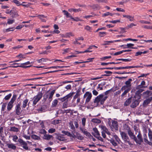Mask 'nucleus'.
<instances>
[{"mask_svg": "<svg viewBox=\"0 0 152 152\" xmlns=\"http://www.w3.org/2000/svg\"><path fill=\"white\" fill-rule=\"evenodd\" d=\"M114 137L115 138L117 142H118V143H119L121 140L119 138V137H118V136L116 135H115L114 136Z\"/></svg>", "mask_w": 152, "mask_h": 152, "instance_id": "nucleus-61", "label": "nucleus"}, {"mask_svg": "<svg viewBox=\"0 0 152 152\" xmlns=\"http://www.w3.org/2000/svg\"><path fill=\"white\" fill-rule=\"evenodd\" d=\"M54 135H56V138L60 141H64V140L62 139L63 138L61 136V135L59 134L55 133L54 134Z\"/></svg>", "mask_w": 152, "mask_h": 152, "instance_id": "nucleus-16", "label": "nucleus"}, {"mask_svg": "<svg viewBox=\"0 0 152 152\" xmlns=\"http://www.w3.org/2000/svg\"><path fill=\"white\" fill-rule=\"evenodd\" d=\"M60 121H61L60 120H55L53 121V124H58L60 123Z\"/></svg>", "mask_w": 152, "mask_h": 152, "instance_id": "nucleus-53", "label": "nucleus"}, {"mask_svg": "<svg viewBox=\"0 0 152 152\" xmlns=\"http://www.w3.org/2000/svg\"><path fill=\"white\" fill-rule=\"evenodd\" d=\"M21 103L19 102L15 106V111L16 114L17 115H20L22 112V110L20 107Z\"/></svg>", "mask_w": 152, "mask_h": 152, "instance_id": "nucleus-9", "label": "nucleus"}, {"mask_svg": "<svg viewBox=\"0 0 152 152\" xmlns=\"http://www.w3.org/2000/svg\"><path fill=\"white\" fill-rule=\"evenodd\" d=\"M93 132H92V134L94 137H96L98 135H100V134L98 131L97 129L95 127L93 128Z\"/></svg>", "mask_w": 152, "mask_h": 152, "instance_id": "nucleus-13", "label": "nucleus"}, {"mask_svg": "<svg viewBox=\"0 0 152 152\" xmlns=\"http://www.w3.org/2000/svg\"><path fill=\"white\" fill-rule=\"evenodd\" d=\"M13 2L18 6L21 5L20 3L17 0H13Z\"/></svg>", "mask_w": 152, "mask_h": 152, "instance_id": "nucleus-58", "label": "nucleus"}, {"mask_svg": "<svg viewBox=\"0 0 152 152\" xmlns=\"http://www.w3.org/2000/svg\"><path fill=\"white\" fill-rule=\"evenodd\" d=\"M31 138L36 140H40L41 139L40 137L35 134L32 135L31 136Z\"/></svg>", "mask_w": 152, "mask_h": 152, "instance_id": "nucleus-31", "label": "nucleus"}, {"mask_svg": "<svg viewBox=\"0 0 152 152\" xmlns=\"http://www.w3.org/2000/svg\"><path fill=\"white\" fill-rule=\"evenodd\" d=\"M152 100V97H151L145 100L143 102L144 106H145L149 104Z\"/></svg>", "mask_w": 152, "mask_h": 152, "instance_id": "nucleus-14", "label": "nucleus"}, {"mask_svg": "<svg viewBox=\"0 0 152 152\" xmlns=\"http://www.w3.org/2000/svg\"><path fill=\"white\" fill-rule=\"evenodd\" d=\"M16 57H19V58H26L23 55L21 54H20L19 55L17 56Z\"/></svg>", "mask_w": 152, "mask_h": 152, "instance_id": "nucleus-64", "label": "nucleus"}, {"mask_svg": "<svg viewBox=\"0 0 152 152\" xmlns=\"http://www.w3.org/2000/svg\"><path fill=\"white\" fill-rule=\"evenodd\" d=\"M76 135H75L74 133L72 132V134L70 133L69 137H72L74 139L77 138L78 140H82L83 139V137L81 134L78 132H76Z\"/></svg>", "mask_w": 152, "mask_h": 152, "instance_id": "nucleus-8", "label": "nucleus"}, {"mask_svg": "<svg viewBox=\"0 0 152 152\" xmlns=\"http://www.w3.org/2000/svg\"><path fill=\"white\" fill-rule=\"evenodd\" d=\"M112 125L113 128L116 130H118V128L117 122L115 121H112Z\"/></svg>", "mask_w": 152, "mask_h": 152, "instance_id": "nucleus-17", "label": "nucleus"}, {"mask_svg": "<svg viewBox=\"0 0 152 152\" xmlns=\"http://www.w3.org/2000/svg\"><path fill=\"white\" fill-rule=\"evenodd\" d=\"M74 93H75L74 92L70 93L65 96L66 97V98L68 101V100L71 99L72 98Z\"/></svg>", "mask_w": 152, "mask_h": 152, "instance_id": "nucleus-23", "label": "nucleus"}, {"mask_svg": "<svg viewBox=\"0 0 152 152\" xmlns=\"http://www.w3.org/2000/svg\"><path fill=\"white\" fill-rule=\"evenodd\" d=\"M133 100L134 101L130 105V107L132 108H134L137 106L140 102V101H138L135 99H134Z\"/></svg>", "mask_w": 152, "mask_h": 152, "instance_id": "nucleus-11", "label": "nucleus"}, {"mask_svg": "<svg viewBox=\"0 0 152 152\" xmlns=\"http://www.w3.org/2000/svg\"><path fill=\"white\" fill-rule=\"evenodd\" d=\"M120 29L121 30L120 32V33H123L124 32H125L126 31H125V30L126 29H127L126 28V27L125 28L121 27L120 28Z\"/></svg>", "mask_w": 152, "mask_h": 152, "instance_id": "nucleus-63", "label": "nucleus"}, {"mask_svg": "<svg viewBox=\"0 0 152 152\" xmlns=\"http://www.w3.org/2000/svg\"><path fill=\"white\" fill-rule=\"evenodd\" d=\"M63 70H55V71H49V72H44V73H41V74H39V75H42V74H48V73H53V72H58L59 71H63Z\"/></svg>", "mask_w": 152, "mask_h": 152, "instance_id": "nucleus-40", "label": "nucleus"}, {"mask_svg": "<svg viewBox=\"0 0 152 152\" xmlns=\"http://www.w3.org/2000/svg\"><path fill=\"white\" fill-rule=\"evenodd\" d=\"M17 97L16 95H13L11 100L8 103L7 109L8 111H9L12 109L13 106V104L16 100Z\"/></svg>", "mask_w": 152, "mask_h": 152, "instance_id": "nucleus-4", "label": "nucleus"}, {"mask_svg": "<svg viewBox=\"0 0 152 152\" xmlns=\"http://www.w3.org/2000/svg\"><path fill=\"white\" fill-rule=\"evenodd\" d=\"M58 99H56L53 101L51 105V107H56L58 102Z\"/></svg>", "mask_w": 152, "mask_h": 152, "instance_id": "nucleus-24", "label": "nucleus"}, {"mask_svg": "<svg viewBox=\"0 0 152 152\" xmlns=\"http://www.w3.org/2000/svg\"><path fill=\"white\" fill-rule=\"evenodd\" d=\"M146 87L145 86H143V85H138L136 86V88L137 89H142Z\"/></svg>", "mask_w": 152, "mask_h": 152, "instance_id": "nucleus-49", "label": "nucleus"}, {"mask_svg": "<svg viewBox=\"0 0 152 152\" xmlns=\"http://www.w3.org/2000/svg\"><path fill=\"white\" fill-rule=\"evenodd\" d=\"M109 141H110V142L114 147H115L118 146L117 143L115 142V140L113 139H111Z\"/></svg>", "mask_w": 152, "mask_h": 152, "instance_id": "nucleus-28", "label": "nucleus"}, {"mask_svg": "<svg viewBox=\"0 0 152 152\" xmlns=\"http://www.w3.org/2000/svg\"><path fill=\"white\" fill-rule=\"evenodd\" d=\"M148 137L149 139L151 140H152V132L150 129H148Z\"/></svg>", "mask_w": 152, "mask_h": 152, "instance_id": "nucleus-39", "label": "nucleus"}, {"mask_svg": "<svg viewBox=\"0 0 152 152\" xmlns=\"http://www.w3.org/2000/svg\"><path fill=\"white\" fill-rule=\"evenodd\" d=\"M42 96V92H39L33 98V105H36L37 103L41 99Z\"/></svg>", "mask_w": 152, "mask_h": 152, "instance_id": "nucleus-6", "label": "nucleus"}, {"mask_svg": "<svg viewBox=\"0 0 152 152\" xmlns=\"http://www.w3.org/2000/svg\"><path fill=\"white\" fill-rule=\"evenodd\" d=\"M104 72L106 73L105 74H104L102 76H109L110 74H112V72L110 71H105Z\"/></svg>", "mask_w": 152, "mask_h": 152, "instance_id": "nucleus-41", "label": "nucleus"}, {"mask_svg": "<svg viewBox=\"0 0 152 152\" xmlns=\"http://www.w3.org/2000/svg\"><path fill=\"white\" fill-rule=\"evenodd\" d=\"M107 98L108 96H104V95L103 94H100L95 98L94 103L96 104V106L98 105L99 102H100L101 104H103Z\"/></svg>", "mask_w": 152, "mask_h": 152, "instance_id": "nucleus-1", "label": "nucleus"}, {"mask_svg": "<svg viewBox=\"0 0 152 152\" xmlns=\"http://www.w3.org/2000/svg\"><path fill=\"white\" fill-rule=\"evenodd\" d=\"M132 98L130 97L127 99L124 103V105L125 106H127L129 105L131 102Z\"/></svg>", "mask_w": 152, "mask_h": 152, "instance_id": "nucleus-26", "label": "nucleus"}, {"mask_svg": "<svg viewBox=\"0 0 152 152\" xmlns=\"http://www.w3.org/2000/svg\"><path fill=\"white\" fill-rule=\"evenodd\" d=\"M137 137L138 140H137V141H136V143L140 145L141 143L143 142V139L142 138V136L140 133H139L138 135H137Z\"/></svg>", "mask_w": 152, "mask_h": 152, "instance_id": "nucleus-10", "label": "nucleus"}, {"mask_svg": "<svg viewBox=\"0 0 152 152\" xmlns=\"http://www.w3.org/2000/svg\"><path fill=\"white\" fill-rule=\"evenodd\" d=\"M91 121L95 124H99L101 123V120L97 118H93L91 120Z\"/></svg>", "mask_w": 152, "mask_h": 152, "instance_id": "nucleus-29", "label": "nucleus"}, {"mask_svg": "<svg viewBox=\"0 0 152 152\" xmlns=\"http://www.w3.org/2000/svg\"><path fill=\"white\" fill-rule=\"evenodd\" d=\"M140 23H144L146 24H151V23L149 21H146L144 20H140L139 21Z\"/></svg>", "mask_w": 152, "mask_h": 152, "instance_id": "nucleus-50", "label": "nucleus"}, {"mask_svg": "<svg viewBox=\"0 0 152 152\" xmlns=\"http://www.w3.org/2000/svg\"><path fill=\"white\" fill-rule=\"evenodd\" d=\"M92 97V95L91 93L88 91L86 92L84 94L83 97V99H86L85 103H88L90 101Z\"/></svg>", "mask_w": 152, "mask_h": 152, "instance_id": "nucleus-7", "label": "nucleus"}, {"mask_svg": "<svg viewBox=\"0 0 152 152\" xmlns=\"http://www.w3.org/2000/svg\"><path fill=\"white\" fill-rule=\"evenodd\" d=\"M143 136L144 138V142H146V143L148 144L149 145H151V144L152 143L151 142H149L147 139V136L146 134H143Z\"/></svg>", "mask_w": 152, "mask_h": 152, "instance_id": "nucleus-27", "label": "nucleus"}, {"mask_svg": "<svg viewBox=\"0 0 152 152\" xmlns=\"http://www.w3.org/2000/svg\"><path fill=\"white\" fill-rule=\"evenodd\" d=\"M141 97V96L136 94L134 97V99L138 101H140V99Z\"/></svg>", "mask_w": 152, "mask_h": 152, "instance_id": "nucleus-43", "label": "nucleus"}, {"mask_svg": "<svg viewBox=\"0 0 152 152\" xmlns=\"http://www.w3.org/2000/svg\"><path fill=\"white\" fill-rule=\"evenodd\" d=\"M70 49L69 48H66L63 50L64 52H63V54H65L66 53H68L69 52Z\"/></svg>", "mask_w": 152, "mask_h": 152, "instance_id": "nucleus-62", "label": "nucleus"}, {"mask_svg": "<svg viewBox=\"0 0 152 152\" xmlns=\"http://www.w3.org/2000/svg\"><path fill=\"white\" fill-rule=\"evenodd\" d=\"M56 129L54 128L50 129L48 130V132L50 133H52L55 132H56Z\"/></svg>", "mask_w": 152, "mask_h": 152, "instance_id": "nucleus-57", "label": "nucleus"}, {"mask_svg": "<svg viewBox=\"0 0 152 152\" xmlns=\"http://www.w3.org/2000/svg\"><path fill=\"white\" fill-rule=\"evenodd\" d=\"M69 125L71 129H72L74 131H75V129L74 126L73 125V122L72 121L70 122V123H69Z\"/></svg>", "mask_w": 152, "mask_h": 152, "instance_id": "nucleus-38", "label": "nucleus"}, {"mask_svg": "<svg viewBox=\"0 0 152 152\" xmlns=\"http://www.w3.org/2000/svg\"><path fill=\"white\" fill-rule=\"evenodd\" d=\"M143 95L145 97H148L149 96L152 95L151 92L149 91H147L143 93Z\"/></svg>", "mask_w": 152, "mask_h": 152, "instance_id": "nucleus-19", "label": "nucleus"}, {"mask_svg": "<svg viewBox=\"0 0 152 152\" xmlns=\"http://www.w3.org/2000/svg\"><path fill=\"white\" fill-rule=\"evenodd\" d=\"M132 81V80L131 78L129 79L128 80L126 81L125 84L129 88H130L131 86V82Z\"/></svg>", "mask_w": 152, "mask_h": 152, "instance_id": "nucleus-25", "label": "nucleus"}, {"mask_svg": "<svg viewBox=\"0 0 152 152\" xmlns=\"http://www.w3.org/2000/svg\"><path fill=\"white\" fill-rule=\"evenodd\" d=\"M12 11L13 12V13H12V14H11V15H12V17L13 18H14L17 17L18 15L17 13L16 12L14 11Z\"/></svg>", "mask_w": 152, "mask_h": 152, "instance_id": "nucleus-54", "label": "nucleus"}, {"mask_svg": "<svg viewBox=\"0 0 152 152\" xmlns=\"http://www.w3.org/2000/svg\"><path fill=\"white\" fill-rule=\"evenodd\" d=\"M86 118H82V124L83 126H84L86 124Z\"/></svg>", "mask_w": 152, "mask_h": 152, "instance_id": "nucleus-59", "label": "nucleus"}, {"mask_svg": "<svg viewBox=\"0 0 152 152\" xmlns=\"http://www.w3.org/2000/svg\"><path fill=\"white\" fill-rule=\"evenodd\" d=\"M28 101V100L27 99H26L23 101L22 106L23 108H25L26 107Z\"/></svg>", "mask_w": 152, "mask_h": 152, "instance_id": "nucleus-30", "label": "nucleus"}, {"mask_svg": "<svg viewBox=\"0 0 152 152\" xmlns=\"http://www.w3.org/2000/svg\"><path fill=\"white\" fill-rule=\"evenodd\" d=\"M7 106V103H3L2 105V107H1V110L2 111H4L6 107Z\"/></svg>", "mask_w": 152, "mask_h": 152, "instance_id": "nucleus-51", "label": "nucleus"}, {"mask_svg": "<svg viewBox=\"0 0 152 152\" xmlns=\"http://www.w3.org/2000/svg\"><path fill=\"white\" fill-rule=\"evenodd\" d=\"M123 16L124 18H126L129 19V20L131 21H133L134 20V17L132 16L128 15H123Z\"/></svg>", "mask_w": 152, "mask_h": 152, "instance_id": "nucleus-18", "label": "nucleus"}, {"mask_svg": "<svg viewBox=\"0 0 152 152\" xmlns=\"http://www.w3.org/2000/svg\"><path fill=\"white\" fill-rule=\"evenodd\" d=\"M137 25L136 24H134V23H131L129 25H128L127 27H126V28L127 29H128L129 28H132L133 26H136Z\"/></svg>", "mask_w": 152, "mask_h": 152, "instance_id": "nucleus-48", "label": "nucleus"}, {"mask_svg": "<svg viewBox=\"0 0 152 152\" xmlns=\"http://www.w3.org/2000/svg\"><path fill=\"white\" fill-rule=\"evenodd\" d=\"M129 1V0H123L119 2V4L121 5H123V4L125 3H126Z\"/></svg>", "mask_w": 152, "mask_h": 152, "instance_id": "nucleus-55", "label": "nucleus"}, {"mask_svg": "<svg viewBox=\"0 0 152 152\" xmlns=\"http://www.w3.org/2000/svg\"><path fill=\"white\" fill-rule=\"evenodd\" d=\"M97 138L99 140L101 141L102 142H104V139H103L102 137L100 136V135H98L95 137Z\"/></svg>", "mask_w": 152, "mask_h": 152, "instance_id": "nucleus-60", "label": "nucleus"}, {"mask_svg": "<svg viewBox=\"0 0 152 152\" xmlns=\"http://www.w3.org/2000/svg\"><path fill=\"white\" fill-rule=\"evenodd\" d=\"M12 94H10L4 97V99L5 100H8L10 98Z\"/></svg>", "mask_w": 152, "mask_h": 152, "instance_id": "nucleus-52", "label": "nucleus"}, {"mask_svg": "<svg viewBox=\"0 0 152 152\" xmlns=\"http://www.w3.org/2000/svg\"><path fill=\"white\" fill-rule=\"evenodd\" d=\"M68 103L67 102H64L62 105V108H66L68 107Z\"/></svg>", "mask_w": 152, "mask_h": 152, "instance_id": "nucleus-47", "label": "nucleus"}, {"mask_svg": "<svg viewBox=\"0 0 152 152\" xmlns=\"http://www.w3.org/2000/svg\"><path fill=\"white\" fill-rule=\"evenodd\" d=\"M80 91L79 90H78L77 91L76 94L74 96V99H76V98H78V96H80Z\"/></svg>", "mask_w": 152, "mask_h": 152, "instance_id": "nucleus-37", "label": "nucleus"}, {"mask_svg": "<svg viewBox=\"0 0 152 152\" xmlns=\"http://www.w3.org/2000/svg\"><path fill=\"white\" fill-rule=\"evenodd\" d=\"M69 12H79L81 11V9L79 8L78 9H70L68 10Z\"/></svg>", "mask_w": 152, "mask_h": 152, "instance_id": "nucleus-34", "label": "nucleus"}, {"mask_svg": "<svg viewBox=\"0 0 152 152\" xmlns=\"http://www.w3.org/2000/svg\"><path fill=\"white\" fill-rule=\"evenodd\" d=\"M7 146L8 148H11L13 150H15L16 148V146L12 143L7 144Z\"/></svg>", "mask_w": 152, "mask_h": 152, "instance_id": "nucleus-22", "label": "nucleus"}, {"mask_svg": "<svg viewBox=\"0 0 152 152\" xmlns=\"http://www.w3.org/2000/svg\"><path fill=\"white\" fill-rule=\"evenodd\" d=\"M18 146L22 147L23 148L26 150H29L28 147L27 146V143L21 138H19L18 140Z\"/></svg>", "mask_w": 152, "mask_h": 152, "instance_id": "nucleus-5", "label": "nucleus"}, {"mask_svg": "<svg viewBox=\"0 0 152 152\" xmlns=\"http://www.w3.org/2000/svg\"><path fill=\"white\" fill-rule=\"evenodd\" d=\"M53 136L49 134H45L43 137V139L46 140H49L51 138L53 139Z\"/></svg>", "mask_w": 152, "mask_h": 152, "instance_id": "nucleus-20", "label": "nucleus"}, {"mask_svg": "<svg viewBox=\"0 0 152 152\" xmlns=\"http://www.w3.org/2000/svg\"><path fill=\"white\" fill-rule=\"evenodd\" d=\"M80 129L84 134L86 136H90V134L88 131H87L86 129L82 127H80Z\"/></svg>", "mask_w": 152, "mask_h": 152, "instance_id": "nucleus-12", "label": "nucleus"}, {"mask_svg": "<svg viewBox=\"0 0 152 152\" xmlns=\"http://www.w3.org/2000/svg\"><path fill=\"white\" fill-rule=\"evenodd\" d=\"M15 21V20H11L10 19H8V22L7 23V24H8L9 25L12 24Z\"/></svg>", "mask_w": 152, "mask_h": 152, "instance_id": "nucleus-44", "label": "nucleus"}, {"mask_svg": "<svg viewBox=\"0 0 152 152\" xmlns=\"http://www.w3.org/2000/svg\"><path fill=\"white\" fill-rule=\"evenodd\" d=\"M101 128L103 130V132H104L105 133H106L107 134L110 135V132L108 130V129L104 126H101Z\"/></svg>", "mask_w": 152, "mask_h": 152, "instance_id": "nucleus-21", "label": "nucleus"}, {"mask_svg": "<svg viewBox=\"0 0 152 152\" xmlns=\"http://www.w3.org/2000/svg\"><path fill=\"white\" fill-rule=\"evenodd\" d=\"M130 88H128L127 89L125 90L124 92L122 93L121 95L122 96H123L126 94L130 91Z\"/></svg>", "mask_w": 152, "mask_h": 152, "instance_id": "nucleus-46", "label": "nucleus"}, {"mask_svg": "<svg viewBox=\"0 0 152 152\" xmlns=\"http://www.w3.org/2000/svg\"><path fill=\"white\" fill-rule=\"evenodd\" d=\"M66 98V96H65L62 98H58V100L61 101L62 102L64 101L68 102V100Z\"/></svg>", "mask_w": 152, "mask_h": 152, "instance_id": "nucleus-35", "label": "nucleus"}, {"mask_svg": "<svg viewBox=\"0 0 152 152\" xmlns=\"http://www.w3.org/2000/svg\"><path fill=\"white\" fill-rule=\"evenodd\" d=\"M63 12L64 13V15L66 16V18H69L71 19H74L72 16L71 15V14L69 13L66 10H64L63 11Z\"/></svg>", "mask_w": 152, "mask_h": 152, "instance_id": "nucleus-15", "label": "nucleus"}, {"mask_svg": "<svg viewBox=\"0 0 152 152\" xmlns=\"http://www.w3.org/2000/svg\"><path fill=\"white\" fill-rule=\"evenodd\" d=\"M116 61H123L127 62L130 61L132 60L131 59H124V58H119L116 59H115Z\"/></svg>", "mask_w": 152, "mask_h": 152, "instance_id": "nucleus-32", "label": "nucleus"}, {"mask_svg": "<svg viewBox=\"0 0 152 152\" xmlns=\"http://www.w3.org/2000/svg\"><path fill=\"white\" fill-rule=\"evenodd\" d=\"M128 88H130L128 87L126 85H125L123 86L121 88V90H122V91H123L124 90H125L126 89H127Z\"/></svg>", "mask_w": 152, "mask_h": 152, "instance_id": "nucleus-56", "label": "nucleus"}, {"mask_svg": "<svg viewBox=\"0 0 152 152\" xmlns=\"http://www.w3.org/2000/svg\"><path fill=\"white\" fill-rule=\"evenodd\" d=\"M68 66H53L50 67H49L48 68V69L50 68H54V69H57L58 68H62L64 67H67Z\"/></svg>", "mask_w": 152, "mask_h": 152, "instance_id": "nucleus-36", "label": "nucleus"}, {"mask_svg": "<svg viewBox=\"0 0 152 152\" xmlns=\"http://www.w3.org/2000/svg\"><path fill=\"white\" fill-rule=\"evenodd\" d=\"M142 27L146 29H152V26L144 25L142 26Z\"/></svg>", "mask_w": 152, "mask_h": 152, "instance_id": "nucleus-45", "label": "nucleus"}, {"mask_svg": "<svg viewBox=\"0 0 152 152\" xmlns=\"http://www.w3.org/2000/svg\"><path fill=\"white\" fill-rule=\"evenodd\" d=\"M62 133L64 134L65 135H67L69 137L70 134V133L68 131L63 130L61 132Z\"/></svg>", "mask_w": 152, "mask_h": 152, "instance_id": "nucleus-42", "label": "nucleus"}, {"mask_svg": "<svg viewBox=\"0 0 152 152\" xmlns=\"http://www.w3.org/2000/svg\"><path fill=\"white\" fill-rule=\"evenodd\" d=\"M10 131L17 132L19 131L18 129L15 127H10L9 130Z\"/></svg>", "mask_w": 152, "mask_h": 152, "instance_id": "nucleus-33", "label": "nucleus"}, {"mask_svg": "<svg viewBox=\"0 0 152 152\" xmlns=\"http://www.w3.org/2000/svg\"><path fill=\"white\" fill-rule=\"evenodd\" d=\"M119 132H120L122 138L124 140V142L125 143H128L129 145H132V144L131 143V142L130 141L129 137L127 134L124 132L121 131L120 130H119Z\"/></svg>", "mask_w": 152, "mask_h": 152, "instance_id": "nucleus-3", "label": "nucleus"}, {"mask_svg": "<svg viewBox=\"0 0 152 152\" xmlns=\"http://www.w3.org/2000/svg\"><path fill=\"white\" fill-rule=\"evenodd\" d=\"M55 90H53L49 93V91H47L43 96L44 99L46 101L47 99H48V101L50 102L53 99V97L55 93Z\"/></svg>", "mask_w": 152, "mask_h": 152, "instance_id": "nucleus-2", "label": "nucleus"}]
</instances>
